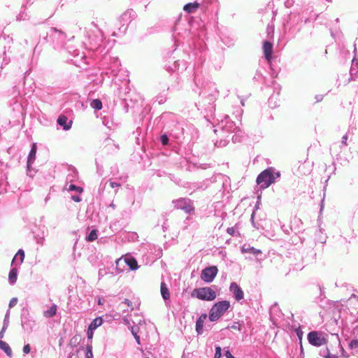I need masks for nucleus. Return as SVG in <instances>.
I'll return each instance as SVG.
<instances>
[{
    "mask_svg": "<svg viewBox=\"0 0 358 358\" xmlns=\"http://www.w3.org/2000/svg\"><path fill=\"white\" fill-rule=\"evenodd\" d=\"M279 176V173H276L275 176L271 169H267L259 174L256 181L261 189H266L273 183L275 178Z\"/></svg>",
    "mask_w": 358,
    "mask_h": 358,
    "instance_id": "f257e3e1",
    "label": "nucleus"
},
{
    "mask_svg": "<svg viewBox=\"0 0 358 358\" xmlns=\"http://www.w3.org/2000/svg\"><path fill=\"white\" fill-rule=\"evenodd\" d=\"M230 303L228 301L216 303L210 310L209 319L212 322L217 321L229 309Z\"/></svg>",
    "mask_w": 358,
    "mask_h": 358,
    "instance_id": "f03ea898",
    "label": "nucleus"
},
{
    "mask_svg": "<svg viewBox=\"0 0 358 358\" xmlns=\"http://www.w3.org/2000/svg\"><path fill=\"white\" fill-rule=\"evenodd\" d=\"M192 296L200 300L213 301L216 298V293L210 287H201L194 289L192 292Z\"/></svg>",
    "mask_w": 358,
    "mask_h": 358,
    "instance_id": "7ed1b4c3",
    "label": "nucleus"
},
{
    "mask_svg": "<svg viewBox=\"0 0 358 358\" xmlns=\"http://www.w3.org/2000/svg\"><path fill=\"white\" fill-rule=\"evenodd\" d=\"M309 343L315 347H320L327 343L326 338L322 336L321 332L312 331L307 336Z\"/></svg>",
    "mask_w": 358,
    "mask_h": 358,
    "instance_id": "20e7f679",
    "label": "nucleus"
},
{
    "mask_svg": "<svg viewBox=\"0 0 358 358\" xmlns=\"http://www.w3.org/2000/svg\"><path fill=\"white\" fill-rule=\"evenodd\" d=\"M217 272L218 269L215 266L207 267L202 270L201 278L206 282H211L217 274Z\"/></svg>",
    "mask_w": 358,
    "mask_h": 358,
    "instance_id": "39448f33",
    "label": "nucleus"
},
{
    "mask_svg": "<svg viewBox=\"0 0 358 358\" xmlns=\"http://www.w3.org/2000/svg\"><path fill=\"white\" fill-rule=\"evenodd\" d=\"M175 206L178 209L183 210L187 213L194 210V206L190 203H187L184 199L176 200L175 201Z\"/></svg>",
    "mask_w": 358,
    "mask_h": 358,
    "instance_id": "423d86ee",
    "label": "nucleus"
},
{
    "mask_svg": "<svg viewBox=\"0 0 358 358\" xmlns=\"http://www.w3.org/2000/svg\"><path fill=\"white\" fill-rule=\"evenodd\" d=\"M358 76V57L355 55L352 60L348 82L355 80Z\"/></svg>",
    "mask_w": 358,
    "mask_h": 358,
    "instance_id": "0eeeda50",
    "label": "nucleus"
},
{
    "mask_svg": "<svg viewBox=\"0 0 358 358\" xmlns=\"http://www.w3.org/2000/svg\"><path fill=\"white\" fill-rule=\"evenodd\" d=\"M230 291L233 293L235 299L237 301H240L243 299V292L241 288L236 282H232L229 287Z\"/></svg>",
    "mask_w": 358,
    "mask_h": 358,
    "instance_id": "6e6552de",
    "label": "nucleus"
},
{
    "mask_svg": "<svg viewBox=\"0 0 358 358\" xmlns=\"http://www.w3.org/2000/svg\"><path fill=\"white\" fill-rule=\"evenodd\" d=\"M263 51L266 59L269 62L272 58L273 45L268 41H264L263 43Z\"/></svg>",
    "mask_w": 358,
    "mask_h": 358,
    "instance_id": "1a4fd4ad",
    "label": "nucleus"
},
{
    "mask_svg": "<svg viewBox=\"0 0 358 358\" xmlns=\"http://www.w3.org/2000/svg\"><path fill=\"white\" fill-rule=\"evenodd\" d=\"M68 118L65 115H59L57 118V124L63 127L64 130H69L71 127L72 122L70 121L69 124H67Z\"/></svg>",
    "mask_w": 358,
    "mask_h": 358,
    "instance_id": "9d476101",
    "label": "nucleus"
},
{
    "mask_svg": "<svg viewBox=\"0 0 358 358\" xmlns=\"http://www.w3.org/2000/svg\"><path fill=\"white\" fill-rule=\"evenodd\" d=\"M207 317L206 314H202L196 320V331L198 334H201L203 332V323Z\"/></svg>",
    "mask_w": 358,
    "mask_h": 358,
    "instance_id": "9b49d317",
    "label": "nucleus"
},
{
    "mask_svg": "<svg viewBox=\"0 0 358 358\" xmlns=\"http://www.w3.org/2000/svg\"><path fill=\"white\" fill-rule=\"evenodd\" d=\"M36 154V145L35 143H34L32 145L31 149L29 152V154L28 158H27V167L28 168H29L31 163L35 159Z\"/></svg>",
    "mask_w": 358,
    "mask_h": 358,
    "instance_id": "f8f14e48",
    "label": "nucleus"
},
{
    "mask_svg": "<svg viewBox=\"0 0 358 358\" xmlns=\"http://www.w3.org/2000/svg\"><path fill=\"white\" fill-rule=\"evenodd\" d=\"M199 7V4L197 2L189 3L184 6L183 10L187 13H192L194 12Z\"/></svg>",
    "mask_w": 358,
    "mask_h": 358,
    "instance_id": "ddd939ff",
    "label": "nucleus"
},
{
    "mask_svg": "<svg viewBox=\"0 0 358 358\" xmlns=\"http://www.w3.org/2000/svg\"><path fill=\"white\" fill-rule=\"evenodd\" d=\"M0 348L5 352V353L9 357H12L13 352L9 345L1 340H0Z\"/></svg>",
    "mask_w": 358,
    "mask_h": 358,
    "instance_id": "4468645a",
    "label": "nucleus"
},
{
    "mask_svg": "<svg viewBox=\"0 0 358 358\" xmlns=\"http://www.w3.org/2000/svg\"><path fill=\"white\" fill-rule=\"evenodd\" d=\"M57 306L53 304L49 310L43 312V315L45 317L50 318L54 317L57 313Z\"/></svg>",
    "mask_w": 358,
    "mask_h": 358,
    "instance_id": "2eb2a0df",
    "label": "nucleus"
},
{
    "mask_svg": "<svg viewBox=\"0 0 358 358\" xmlns=\"http://www.w3.org/2000/svg\"><path fill=\"white\" fill-rule=\"evenodd\" d=\"M295 331V333L299 340V342L301 344V349L302 350L301 341H302V338L303 336V332L300 326L296 327V325H295L292 323V331Z\"/></svg>",
    "mask_w": 358,
    "mask_h": 358,
    "instance_id": "dca6fc26",
    "label": "nucleus"
},
{
    "mask_svg": "<svg viewBox=\"0 0 358 358\" xmlns=\"http://www.w3.org/2000/svg\"><path fill=\"white\" fill-rule=\"evenodd\" d=\"M161 294L164 299H169L170 297L169 290L164 282L161 283L160 286Z\"/></svg>",
    "mask_w": 358,
    "mask_h": 358,
    "instance_id": "f3484780",
    "label": "nucleus"
},
{
    "mask_svg": "<svg viewBox=\"0 0 358 358\" xmlns=\"http://www.w3.org/2000/svg\"><path fill=\"white\" fill-rule=\"evenodd\" d=\"M315 241L321 243H324L327 240V236L323 234V231L322 229H320L319 231L315 234Z\"/></svg>",
    "mask_w": 358,
    "mask_h": 358,
    "instance_id": "a211bd4d",
    "label": "nucleus"
},
{
    "mask_svg": "<svg viewBox=\"0 0 358 358\" xmlns=\"http://www.w3.org/2000/svg\"><path fill=\"white\" fill-rule=\"evenodd\" d=\"M127 264L131 270H136L138 268V264L135 258L130 257L125 259Z\"/></svg>",
    "mask_w": 358,
    "mask_h": 358,
    "instance_id": "6ab92c4d",
    "label": "nucleus"
},
{
    "mask_svg": "<svg viewBox=\"0 0 358 358\" xmlns=\"http://www.w3.org/2000/svg\"><path fill=\"white\" fill-rule=\"evenodd\" d=\"M103 323V320L101 317H96L91 322L89 327L92 329H96L98 327L101 326Z\"/></svg>",
    "mask_w": 358,
    "mask_h": 358,
    "instance_id": "aec40b11",
    "label": "nucleus"
},
{
    "mask_svg": "<svg viewBox=\"0 0 358 358\" xmlns=\"http://www.w3.org/2000/svg\"><path fill=\"white\" fill-rule=\"evenodd\" d=\"M92 108L96 110H101L102 108V102L100 99H93L90 103Z\"/></svg>",
    "mask_w": 358,
    "mask_h": 358,
    "instance_id": "412c9836",
    "label": "nucleus"
},
{
    "mask_svg": "<svg viewBox=\"0 0 358 358\" xmlns=\"http://www.w3.org/2000/svg\"><path fill=\"white\" fill-rule=\"evenodd\" d=\"M17 269L16 268H13L10 270V273H9V275H8V279H9V281L11 282V283H14L16 282L17 280Z\"/></svg>",
    "mask_w": 358,
    "mask_h": 358,
    "instance_id": "4be33fe9",
    "label": "nucleus"
},
{
    "mask_svg": "<svg viewBox=\"0 0 358 358\" xmlns=\"http://www.w3.org/2000/svg\"><path fill=\"white\" fill-rule=\"evenodd\" d=\"M242 252H250V253H252L254 255H259L261 253V250H257L255 248H245V245L242 248Z\"/></svg>",
    "mask_w": 358,
    "mask_h": 358,
    "instance_id": "5701e85b",
    "label": "nucleus"
},
{
    "mask_svg": "<svg viewBox=\"0 0 358 358\" xmlns=\"http://www.w3.org/2000/svg\"><path fill=\"white\" fill-rule=\"evenodd\" d=\"M17 257H20V264H22L24 259V252L22 250H19L15 257L13 259V262H15L17 259Z\"/></svg>",
    "mask_w": 358,
    "mask_h": 358,
    "instance_id": "b1692460",
    "label": "nucleus"
},
{
    "mask_svg": "<svg viewBox=\"0 0 358 358\" xmlns=\"http://www.w3.org/2000/svg\"><path fill=\"white\" fill-rule=\"evenodd\" d=\"M97 238L96 230L93 229L88 235L87 240L88 241H94Z\"/></svg>",
    "mask_w": 358,
    "mask_h": 358,
    "instance_id": "393cba45",
    "label": "nucleus"
},
{
    "mask_svg": "<svg viewBox=\"0 0 358 358\" xmlns=\"http://www.w3.org/2000/svg\"><path fill=\"white\" fill-rule=\"evenodd\" d=\"M349 348L351 350L358 349V340L356 338L352 339L349 343Z\"/></svg>",
    "mask_w": 358,
    "mask_h": 358,
    "instance_id": "a878e982",
    "label": "nucleus"
},
{
    "mask_svg": "<svg viewBox=\"0 0 358 358\" xmlns=\"http://www.w3.org/2000/svg\"><path fill=\"white\" fill-rule=\"evenodd\" d=\"M69 189L71 191H77L80 193L83 192V191L82 187H78V186H76L75 185H72V184L69 185Z\"/></svg>",
    "mask_w": 358,
    "mask_h": 358,
    "instance_id": "bb28decb",
    "label": "nucleus"
},
{
    "mask_svg": "<svg viewBox=\"0 0 358 358\" xmlns=\"http://www.w3.org/2000/svg\"><path fill=\"white\" fill-rule=\"evenodd\" d=\"M93 354H92V348L90 345H88L87 347V352H86V358H92Z\"/></svg>",
    "mask_w": 358,
    "mask_h": 358,
    "instance_id": "cd10ccee",
    "label": "nucleus"
},
{
    "mask_svg": "<svg viewBox=\"0 0 358 358\" xmlns=\"http://www.w3.org/2000/svg\"><path fill=\"white\" fill-rule=\"evenodd\" d=\"M222 349L220 346H217L215 348V357L214 358H220L221 355H222Z\"/></svg>",
    "mask_w": 358,
    "mask_h": 358,
    "instance_id": "c85d7f7f",
    "label": "nucleus"
},
{
    "mask_svg": "<svg viewBox=\"0 0 358 358\" xmlns=\"http://www.w3.org/2000/svg\"><path fill=\"white\" fill-rule=\"evenodd\" d=\"M161 142L163 145H166L169 143V138L166 134L161 136Z\"/></svg>",
    "mask_w": 358,
    "mask_h": 358,
    "instance_id": "c756f323",
    "label": "nucleus"
},
{
    "mask_svg": "<svg viewBox=\"0 0 358 358\" xmlns=\"http://www.w3.org/2000/svg\"><path fill=\"white\" fill-rule=\"evenodd\" d=\"M320 355H321V356H323L324 358H336V357L334 355H332L330 354L329 349L326 350V355H324H324L320 354Z\"/></svg>",
    "mask_w": 358,
    "mask_h": 358,
    "instance_id": "7c9ffc66",
    "label": "nucleus"
},
{
    "mask_svg": "<svg viewBox=\"0 0 358 358\" xmlns=\"http://www.w3.org/2000/svg\"><path fill=\"white\" fill-rule=\"evenodd\" d=\"M348 134H345L344 136H343L341 139V144L343 146H346L348 145L347 140H348Z\"/></svg>",
    "mask_w": 358,
    "mask_h": 358,
    "instance_id": "2f4dec72",
    "label": "nucleus"
},
{
    "mask_svg": "<svg viewBox=\"0 0 358 358\" xmlns=\"http://www.w3.org/2000/svg\"><path fill=\"white\" fill-rule=\"evenodd\" d=\"M17 303V298H12L9 302V307L12 308L14 306H15Z\"/></svg>",
    "mask_w": 358,
    "mask_h": 358,
    "instance_id": "473e14b6",
    "label": "nucleus"
},
{
    "mask_svg": "<svg viewBox=\"0 0 358 358\" xmlns=\"http://www.w3.org/2000/svg\"><path fill=\"white\" fill-rule=\"evenodd\" d=\"M124 303L125 304H127L128 307L130 308L131 310H134L133 304H132V302L131 301H129L127 299H125L124 301Z\"/></svg>",
    "mask_w": 358,
    "mask_h": 358,
    "instance_id": "72a5a7b5",
    "label": "nucleus"
},
{
    "mask_svg": "<svg viewBox=\"0 0 358 358\" xmlns=\"http://www.w3.org/2000/svg\"><path fill=\"white\" fill-rule=\"evenodd\" d=\"M30 346L29 344H27L25 345H24L23 347V352L24 354H29L30 352Z\"/></svg>",
    "mask_w": 358,
    "mask_h": 358,
    "instance_id": "f704fd0d",
    "label": "nucleus"
},
{
    "mask_svg": "<svg viewBox=\"0 0 358 358\" xmlns=\"http://www.w3.org/2000/svg\"><path fill=\"white\" fill-rule=\"evenodd\" d=\"M93 331H94V329L88 327L87 334V337L89 339H91L93 337Z\"/></svg>",
    "mask_w": 358,
    "mask_h": 358,
    "instance_id": "c9c22d12",
    "label": "nucleus"
},
{
    "mask_svg": "<svg viewBox=\"0 0 358 358\" xmlns=\"http://www.w3.org/2000/svg\"><path fill=\"white\" fill-rule=\"evenodd\" d=\"M323 98H324V96L322 94H317L315 96V101L317 103L322 101Z\"/></svg>",
    "mask_w": 358,
    "mask_h": 358,
    "instance_id": "e433bc0d",
    "label": "nucleus"
},
{
    "mask_svg": "<svg viewBox=\"0 0 358 358\" xmlns=\"http://www.w3.org/2000/svg\"><path fill=\"white\" fill-rule=\"evenodd\" d=\"M109 185L112 188L120 186V185L119 183L112 182V181L109 182Z\"/></svg>",
    "mask_w": 358,
    "mask_h": 358,
    "instance_id": "4c0bfd02",
    "label": "nucleus"
},
{
    "mask_svg": "<svg viewBox=\"0 0 358 358\" xmlns=\"http://www.w3.org/2000/svg\"><path fill=\"white\" fill-rule=\"evenodd\" d=\"M6 329V326H3L1 331H0V338H2L4 336V334Z\"/></svg>",
    "mask_w": 358,
    "mask_h": 358,
    "instance_id": "58836bf2",
    "label": "nucleus"
},
{
    "mask_svg": "<svg viewBox=\"0 0 358 358\" xmlns=\"http://www.w3.org/2000/svg\"><path fill=\"white\" fill-rule=\"evenodd\" d=\"M71 199L76 202H80L81 201V199L78 196H72Z\"/></svg>",
    "mask_w": 358,
    "mask_h": 358,
    "instance_id": "ea45409f",
    "label": "nucleus"
},
{
    "mask_svg": "<svg viewBox=\"0 0 358 358\" xmlns=\"http://www.w3.org/2000/svg\"><path fill=\"white\" fill-rule=\"evenodd\" d=\"M225 356L227 358H235L229 350L225 352Z\"/></svg>",
    "mask_w": 358,
    "mask_h": 358,
    "instance_id": "a19ab883",
    "label": "nucleus"
},
{
    "mask_svg": "<svg viewBox=\"0 0 358 358\" xmlns=\"http://www.w3.org/2000/svg\"><path fill=\"white\" fill-rule=\"evenodd\" d=\"M134 338L136 340L137 343L140 344V337L138 334H134Z\"/></svg>",
    "mask_w": 358,
    "mask_h": 358,
    "instance_id": "79ce46f5",
    "label": "nucleus"
},
{
    "mask_svg": "<svg viewBox=\"0 0 358 358\" xmlns=\"http://www.w3.org/2000/svg\"><path fill=\"white\" fill-rule=\"evenodd\" d=\"M227 231H228L229 234H233L234 230L233 228H228Z\"/></svg>",
    "mask_w": 358,
    "mask_h": 358,
    "instance_id": "37998d69",
    "label": "nucleus"
},
{
    "mask_svg": "<svg viewBox=\"0 0 358 358\" xmlns=\"http://www.w3.org/2000/svg\"><path fill=\"white\" fill-rule=\"evenodd\" d=\"M323 203H324V199L321 201L320 211H322L324 208Z\"/></svg>",
    "mask_w": 358,
    "mask_h": 358,
    "instance_id": "c03bdc74",
    "label": "nucleus"
},
{
    "mask_svg": "<svg viewBox=\"0 0 358 358\" xmlns=\"http://www.w3.org/2000/svg\"><path fill=\"white\" fill-rule=\"evenodd\" d=\"M131 333H132V334H133L134 336V334H137V332L134 330V327H132V328H131Z\"/></svg>",
    "mask_w": 358,
    "mask_h": 358,
    "instance_id": "a18cd8bd",
    "label": "nucleus"
},
{
    "mask_svg": "<svg viewBox=\"0 0 358 358\" xmlns=\"http://www.w3.org/2000/svg\"><path fill=\"white\" fill-rule=\"evenodd\" d=\"M98 304L99 305H103V303H102V301H101V300L100 299L98 301Z\"/></svg>",
    "mask_w": 358,
    "mask_h": 358,
    "instance_id": "49530a36",
    "label": "nucleus"
},
{
    "mask_svg": "<svg viewBox=\"0 0 358 358\" xmlns=\"http://www.w3.org/2000/svg\"><path fill=\"white\" fill-rule=\"evenodd\" d=\"M309 20H310V18H306V19L304 20V22H305V23H306Z\"/></svg>",
    "mask_w": 358,
    "mask_h": 358,
    "instance_id": "de8ad7c7",
    "label": "nucleus"
},
{
    "mask_svg": "<svg viewBox=\"0 0 358 358\" xmlns=\"http://www.w3.org/2000/svg\"><path fill=\"white\" fill-rule=\"evenodd\" d=\"M352 296L356 298L357 300H358V296L355 295V294H352Z\"/></svg>",
    "mask_w": 358,
    "mask_h": 358,
    "instance_id": "09e8293b",
    "label": "nucleus"
},
{
    "mask_svg": "<svg viewBox=\"0 0 358 358\" xmlns=\"http://www.w3.org/2000/svg\"><path fill=\"white\" fill-rule=\"evenodd\" d=\"M70 358H73V357H72V356H71V357H70Z\"/></svg>",
    "mask_w": 358,
    "mask_h": 358,
    "instance_id": "8fccbe9b",
    "label": "nucleus"
},
{
    "mask_svg": "<svg viewBox=\"0 0 358 358\" xmlns=\"http://www.w3.org/2000/svg\"><path fill=\"white\" fill-rule=\"evenodd\" d=\"M74 358H77V357H75Z\"/></svg>",
    "mask_w": 358,
    "mask_h": 358,
    "instance_id": "3c124183",
    "label": "nucleus"
},
{
    "mask_svg": "<svg viewBox=\"0 0 358 358\" xmlns=\"http://www.w3.org/2000/svg\"><path fill=\"white\" fill-rule=\"evenodd\" d=\"M145 358H149V357H145Z\"/></svg>",
    "mask_w": 358,
    "mask_h": 358,
    "instance_id": "603ef678",
    "label": "nucleus"
}]
</instances>
